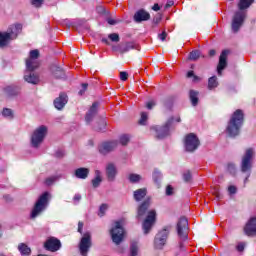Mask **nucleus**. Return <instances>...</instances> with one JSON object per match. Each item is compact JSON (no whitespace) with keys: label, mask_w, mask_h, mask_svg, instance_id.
Wrapping results in <instances>:
<instances>
[{"label":"nucleus","mask_w":256,"mask_h":256,"mask_svg":"<svg viewBox=\"0 0 256 256\" xmlns=\"http://www.w3.org/2000/svg\"><path fill=\"white\" fill-rule=\"evenodd\" d=\"M255 0H239L238 3V11L235 12L234 17L232 19V31L233 33H237L239 29H241V25H243L245 21V17H247L246 9H249L250 5H253Z\"/></svg>","instance_id":"nucleus-1"},{"label":"nucleus","mask_w":256,"mask_h":256,"mask_svg":"<svg viewBox=\"0 0 256 256\" xmlns=\"http://www.w3.org/2000/svg\"><path fill=\"white\" fill-rule=\"evenodd\" d=\"M244 114L243 110L238 109L233 114L227 126V133L230 137H236L239 135V129L243 125Z\"/></svg>","instance_id":"nucleus-2"},{"label":"nucleus","mask_w":256,"mask_h":256,"mask_svg":"<svg viewBox=\"0 0 256 256\" xmlns=\"http://www.w3.org/2000/svg\"><path fill=\"white\" fill-rule=\"evenodd\" d=\"M23 26L21 24L11 25L7 32H0V47H7L10 41L17 39V35L21 33Z\"/></svg>","instance_id":"nucleus-3"},{"label":"nucleus","mask_w":256,"mask_h":256,"mask_svg":"<svg viewBox=\"0 0 256 256\" xmlns=\"http://www.w3.org/2000/svg\"><path fill=\"white\" fill-rule=\"evenodd\" d=\"M50 197L51 196L49 192H44L42 195L39 196L31 212L32 219H35V217H37L42 211H45V209H47Z\"/></svg>","instance_id":"nucleus-4"},{"label":"nucleus","mask_w":256,"mask_h":256,"mask_svg":"<svg viewBox=\"0 0 256 256\" xmlns=\"http://www.w3.org/2000/svg\"><path fill=\"white\" fill-rule=\"evenodd\" d=\"M113 243L119 245L125 238V229H123V220L114 222V227L110 230Z\"/></svg>","instance_id":"nucleus-5"},{"label":"nucleus","mask_w":256,"mask_h":256,"mask_svg":"<svg viewBox=\"0 0 256 256\" xmlns=\"http://www.w3.org/2000/svg\"><path fill=\"white\" fill-rule=\"evenodd\" d=\"M255 155V151L253 150V148H248L243 157H242V161H241V171L242 173H247L249 171H251V167H253V157Z\"/></svg>","instance_id":"nucleus-6"},{"label":"nucleus","mask_w":256,"mask_h":256,"mask_svg":"<svg viewBox=\"0 0 256 256\" xmlns=\"http://www.w3.org/2000/svg\"><path fill=\"white\" fill-rule=\"evenodd\" d=\"M47 135V128L46 126L42 125L39 128H37L31 137L32 145L33 147H39L41 143H43V139H45V136Z\"/></svg>","instance_id":"nucleus-7"},{"label":"nucleus","mask_w":256,"mask_h":256,"mask_svg":"<svg viewBox=\"0 0 256 256\" xmlns=\"http://www.w3.org/2000/svg\"><path fill=\"white\" fill-rule=\"evenodd\" d=\"M155 221H157V212L155 210L148 211V214L142 224V229L145 235H147L149 231H151L153 225H155Z\"/></svg>","instance_id":"nucleus-8"},{"label":"nucleus","mask_w":256,"mask_h":256,"mask_svg":"<svg viewBox=\"0 0 256 256\" xmlns=\"http://www.w3.org/2000/svg\"><path fill=\"white\" fill-rule=\"evenodd\" d=\"M171 127V122H166L163 126H153L150 128L151 135H154L156 139H163L169 135V129Z\"/></svg>","instance_id":"nucleus-9"},{"label":"nucleus","mask_w":256,"mask_h":256,"mask_svg":"<svg viewBox=\"0 0 256 256\" xmlns=\"http://www.w3.org/2000/svg\"><path fill=\"white\" fill-rule=\"evenodd\" d=\"M186 151L193 152L199 147V138L194 133L187 134L184 141Z\"/></svg>","instance_id":"nucleus-10"},{"label":"nucleus","mask_w":256,"mask_h":256,"mask_svg":"<svg viewBox=\"0 0 256 256\" xmlns=\"http://www.w3.org/2000/svg\"><path fill=\"white\" fill-rule=\"evenodd\" d=\"M91 245H92L91 233L86 232L84 233L79 243V249H80L81 255L87 256V253H89V249H91Z\"/></svg>","instance_id":"nucleus-11"},{"label":"nucleus","mask_w":256,"mask_h":256,"mask_svg":"<svg viewBox=\"0 0 256 256\" xmlns=\"http://www.w3.org/2000/svg\"><path fill=\"white\" fill-rule=\"evenodd\" d=\"M177 233L181 239H187L189 233V221L185 217H181L177 223Z\"/></svg>","instance_id":"nucleus-12"},{"label":"nucleus","mask_w":256,"mask_h":256,"mask_svg":"<svg viewBox=\"0 0 256 256\" xmlns=\"http://www.w3.org/2000/svg\"><path fill=\"white\" fill-rule=\"evenodd\" d=\"M44 249H46V251H51L52 253L59 251V249H61V240L55 237L48 238L44 243Z\"/></svg>","instance_id":"nucleus-13"},{"label":"nucleus","mask_w":256,"mask_h":256,"mask_svg":"<svg viewBox=\"0 0 256 256\" xmlns=\"http://www.w3.org/2000/svg\"><path fill=\"white\" fill-rule=\"evenodd\" d=\"M169 237V231L167 229H164L160 231L154 240V245L156 249H163V246L165 243H167V238Z\"/></svg>","instance_id":"nucleus-14"},{"label":"nucleus","mask_w":256,"mask_h":256,"mask_svg":"<svg viewBox=\"0 0 256 256\" xmlns=\"http://www.w3.org/2000/svg\"><path fill=\"white\" fill-rule=\"evenodd\" d=\"M115 149H117V141L103 142L99 146V152L102 155H107V153H111V151H114Z\"/></svg>","instance_id":"nucleus-15"},{"label":"nucleus","mask_w":256,"mask_h":256,"mask_svg":"<svg viewBox=\"0 0 256 256\" xmlns=\"http://www.w3.org/2000/svg\"><path fill=\"white\" fill-rule=\"evenodd\" d=\"M149 207H151V198H146L138 207L137 218L141 219V217L145 216Z\"/></svg>","instance_id":"nucleus-16"},{"label":"nucleus","mask_w":256,"mask_h":256,"mask_svg":"<svg viewBox=\"0 0 256 256\" xmlns=\"http://www.w3.org/2000/svg\"><path fill=\"white\" fill-rule=\"evenodd\" d=\"M244 232L248 237H253L256 235V217L249 220L244 227Z\"/></svg>","instance_id":"nucleus-17"},{"label":"nucleus","mask_w":256,"mask_h":256,"mask_svg":"<svg viewBox=\"0 0 256 256\" xmlns=\"http://www.w3.org/2000/svg\"><path fill=\"white\" fill-rule=\"evenodd\" d=\"M229 56V50L222 51L219 57V63L217 66L218 75H221V71L227 67V57Z\"/></svg>","instance_id":"nucleus-18"},{"label":"nucleus","mask_w":256,"mask_h":256,"mask_svg":"<svg viewBox=\"0 0 256 256\" xmlns=\"http://www.w3.org/2000/svg\"><path fill=\"white\" fill-rule=\"evenodd\" d=\"M151 19V14L145 10H139L134 15V21L136 23H141V21H149Z\"/></svg>","instance_id":"nucleus-19"},{"label":"nucleus","mask_w":256,"mask_h":256,"mask_svg":"<svg viewBox=\"0 0 256 256\" xmlns=\"http://www.w3.org/2000/svg\"><path fill=\"white\" fill-rule=\"evenodd\" d=\"M67 101V94L60 93L59 97L54 100V106L56 109L61 110L65 105H67Z\"/></svg>","instance_id":"nucleus-20"},{"label":"nucleus","mask_w":256,"mask_h":256,"mask_svg":"<svg viewBox=\"0 0 256 256\" xmlns=\"http://www.w3.org/2000/svg\"><path fill=\"white\" fill-rule=\"evenodd\" d=\"M106 175L109 181L115 180V175H117V167H115V164L109 163L106 166Z\"/></svg>","instance_id":"nucleus-21"},{"label":"nucleus","mask_w":256,"mask_h":256,"mask_svg":"<svg viewBox=\"0 0 256 256\" xmlns=\"http://www.w3.org/2000/svg\"><path fill=\"white\" fill-rule=\"evenodd\" d=\"M97 107H99V103L94 102L90 107L88 113L86 114V121L87 123H91L95 115H97Z\"/></svg>","instance_id":"nucleus-22"},{"label":"nucleus","mask_w":256,"mask_h":256,"mask_svg":"<svg viewBox=\"0 0 256 256\" xmlns=\"http://www.w3.org/2000/svg\"><path fill=\"white\" fill-rule=\"evenodd\" d=\"M131 49H137V44L133 42H127L119 46L118 51L120 53H127V51H131Z\"/></svg>","instance_id":"nucleus-23"},{"label":"nucleus","mask_w":256,"mask_h":256,"mask_svg":"<svg viewBox=\"0 0 256 256\" xmlns=\"http://www.w3.org/2000/svg\"><path fill=\"white\" fill-rule=\"evenodd\" d=\"M147 197V188H140L134 191V199L135 201H143Z\"/></svg>","instance_id":"nucleus-24"},{"label":"nucleus","mask_w":256,"mask_h":256,"mask_svg":"<svg viewBox=\"0 0 256 256\" xmlns=\"http://www.w3.org/2000/svg\"><path fill=\"white\" fill-rule=\"evenodd\" d=\"M189 99L193 107H197V105H199V92L195 90H190Z\"/></svg>","instance_id":"nucleus-25"},{"label":"nucleus","mask_w":256,"mask_h":256,"mask_svg":"<svg viewBox=\"0 0 256 256\" xmlns=\"http://www.w3.org/2000/svg\"><path fill=\"white\" fill-rule=\"evenodd\" d=\"M89 176V170L87 168H78L75 170V177L77 179H87Z\"/></svg>","instance_id":"nucleus-26"},{"label":"nucleus","mask_w":256,"mask_h":256,"mask_svg":"<svg viewBox=\"0 0 256 256\" xmlns=\"http://www.w3.org/2000/svg\"><path fill=\"white\" fill-rule=\"evenodd\" d=\"M40 63L39 60L34 59H27L26 60V68L28 71H35V69H38Z\"/></svg>","instance_id":"nucleus-27"},{"label":"nucleus","mask_w":256,"mask_h":256,"mask_svg":"<svg viewBox=\"0 0 256 256\" xmlns=\"http://www.w3.org/2000/svg\"><path fill=\"white\" fill-rule=\"evenodd\" d=\"M18 251L21 253L23 256H29L31 255V248L25 244V243H20L18 245Z\"/></svg>","instance_id":"nucleus-28"},{"label":"nucleus","mask_w":256,"mask_h":256,"mask_svg":"<svg viewBox=\"0 0 256 256\" xmlns=\"http://www.w3.org/2000/svg\"><path fill=\"white\" fill-rule=\"evenodd\" d=\"M24 79L27 81V83H32L33 85H37V83H39V76L35 75L34 73L25 75Z\"/></svg>","instance_id":"nucleus-29"},{"label":"nucleus","mask_w":256,"mask_h":256,"mask_svg":"<svg viewBox=\"0 0 256 256\" xmlns=\"http://www.w3.org/2000/svg\"><path fill=\"white\" fill-rule=\"evenodd\" d=\"M219 86V82L217 81V76H212L208 79V89L213 91L216 87Z\"/></svg>","instance_id":"nucleus-30"},{"label":"nucleus","mask_w":256,"mask_h":256,"mask_svg":"<svg viewBox=\"0 0 256 256\" xmlns=\"http://www.w3.org/2000/svg\"><path fill=\"white\" fill-rule=\"evenodd\" d=\"M139 255V247L137 246V242H132L130 245V256Z\"/></svg>","instance_id":"nucleus-31"},{"label":"nucleus","mask_w":256,"mask_h":256,"mask_svg":"<svg viewBox=\"0 0 256 256\" xmlns=\"http://www.w3.org/2000/svg\"><path fill=\"white\" fill-rule=\"evenodd\" d=\"M128 179H129L130 183H139V181H141V175L130 174Z\"/></svg>","instance_id":"nucleus-32"},{"label":"nucleus","mask_w":256,"mask_h":256,"mask_svg":"<svg viewBox=\"0 0 256 256\" xmlns=\"http://www.w3.org/2000/svg\"><path fill=\"white\" fill-rule=\"evenodd\" d=\"M147 119H149V115L147 112L141 113V118L139 120V125H147Z\"/></svg>","instance_id":"nucleus-33"},{"label":"nucleus","mask_w":256,"mask_h":256,"mask_svg":"<svg viewBox=\"0 0 256 256\" xmlns=\"http://www.w3.org/2000/svg\"><path fill=\"white\" fill-rule=\"evenodd\" d=\"M54 76L56 79H63V77H65V72L61 68H57L54 72Z\"/></svg>","instance_id":"nucleus-34"},{"label":"nucleus","mask_w":256,"mask_h":256,"mask_svg":"<svg viewBox=\"0 0 256 256\" xmlns=\"http://www.w3.org/2000/svg\"><path fill=\"white\" fill-rule=\"evenodd\" d=\"M28 59H34L36 61H39V50H31Z\"/></svg>","instance_id":"nucleus-35"},{"label":"nucleus","mask_w":256,"mask_h":256,"mask_svg":"<svg viewBox=\"0 0 256 256\" xmlns=\"http://www.w3.org/2000/svg\"><path fill=\"white\" fill-rule=\"evenodd\" d=\"M199 55H200L199 51L194 50V51L190 52L189 59L191 61H197V59H199Z\"/></svg>","instance_id":"nucleus-36"},{"label":"nucleus","mask_w":256,"mask_h":256,"mask_svg":"<svg viewBox=\"0 0 256 256\" xmlns=\"http://www.w3.org/2000/svg\"><path fill=\"white\" fill-rule=\"evenodd\" d=\"M227 171H229V173L231 175H235V173L237 172V169L235 168V164L233 163H228L227 164Z\"/></svg>","instance_id":"nucleus-37"},{"label":"nucleus","mask_w":256,"mask_h":256,"mask_svg":"<svg viewBox=\"0 0 256 256\" xmlns=\"http://www.w3.org/2000/svg\"><path fill=\"white\" fill-rule=\"evenodd\" d=\"M107 209H109V206L107 204H102L99 208V213L98 215L100 217H103V215H105V211H107Z\"/></svg>","instance_id":"nucleus-38"},{"label":"nucleus","mask_w":256,"mask_h":256,"mask_svg":"<svg viewBox=\"0 0 256 256\" xmlns=\"http://www.w3.org/2000/svg\"><path fill=\"white\" fill-rule=\"evenodd\" d=\"M120 143L121 145H127V143H129V135L123 134L120 136Z\"/></svg>","instance_id":"nucleus-39"},{"label":"nucleus","mask_w":256,"mask_h":256,"mask_svg":"<svg viewBox=\"0 0 256 256\" xmlns=\"http://www.w3.org/2000/svg\"><path fill=\"white\" fill-rule=\"evenodd\" d=\"M108 37H109V39L112 40L114 43H119V40H120L119 34H117V33H112V34H110Z\"/></svg>","instance_id":"nucleus-40"},{"label":"nucleus","mask_w":256,"mask_h":256,"mask_svg":"<svg viewBox=\"0 0 256 256\" xmlns=\"http://www.w3.org/2000/svg\"><path fill=\"white\" fill-rule=\"evenodd\" d=\"M183 179H184V181H186V183H189V181H191V172L185 171L183 173Z\"/></svg>","instance_id":"nucleus-41"},{"label":"nucleus","mask_w":256,"mask_h":256,"mask_svg":"<svg viewBox=\"0 0 256 256\" xmlns=\"http://www.w3.org/2000/svg\"><path fill=\"white\" fill-rule=\"evenodd\" d=\"M57 181V177L51 176L45 180L46 185H53Z\"/></svg>","instance_id":"nucleus-42"},{"label":"nucleus","mask_w":256,"mask_h":256,"mask_svg":"<svg viewBox=\"0 0 256 256\" xmlns=\"http://www.w3.org/2000/svg\"><path fill=\"white\" fill-rule=\"evenodd\" d=\"M43 3H45L44 0H31V4L34 7H41V5H43Z\"/></svg>","instance_id":"nucleus-43"},{"label":"nucleus","mask_w":256,"mask_h":256,"mask_svg":"<svg viewBox=\"0 0 256 256\" xmlns=\"http://www.w3.org/2000/svg\"><path fill=\"white\" fill-rule=\"evenodd\" d=\"M2 115H4V117H13V111H11V109H4L2 112Z\"/></svg>","instance_id":"nucleus-44"},{"label":"nucleus","mask_w":256,"mask_h":256,"mask_svg":"<svg viewBox=\"0 0 256 256\" xmlns=\"http://www.w3.org/2000/svg\"><path fill=\"white\" fill-rule=\"evenodd\" d=\"M101 183V176H97L95 179L92 180L93 187H97Z\"/></svg>","instance_id":"nucleus-45"},{"label":"nucleus","mask_w":256,"mask_h":256,"mask_svg":"<svg viewBox=\"0 0 256 256\" xmlns=\"http://www.w3.org/2000/svg\"><path fill=\"white\" fill-rule=\"evenodd\" d=\"M121 81H127L129 79V74L127 72H120Z\"/></svg>","instance_id":"nucleus-46"},{"label":"nucleus","mask_w":256,"mask_h":256,"mask_svg":"<svg viewBox=\"0 0 256 256\" xmlns=\"http://www.w3.org/2000/svg\"><path fill=\"white\" fill-rule=\"evenodd\" d=\"M160 41H165L167 39V32L164 30L161 34L158 35Z\"/></svg>","instance_id":"nucleus-47"},{"label":"nucleus","mask_w":256,"mask_h":256,"mask_svg":"<svg viewBox=\"0 0 256 256\" xmlns=\"http://www.w3.org/2000/svg\"><path fill=\"white\" fill-rule=\"evenodd\" d=\"M173 191H174V188H173V186H171V185H168L167 187H166V195H173Z\"/></svg>","instance_id":"nucleus-48"},{"label":"nucleus","mask_w":256,"mask_h":256,"mask_svg":"<svg viewBox=\"0 0 256 256\" xmlns=\"http://www.w3.org/2000/svg\"><path fill=\"white\" fill-rule=\"evenodd\" d=\"M187 77H188V78L193 77V78H194V81H199V77H198V76H195V74H194L193 71H189V72L187 73Z\"/></svg>","instance_id":"nucleus-49"},{"label":"nucleus","mask_w":256,"mask_h":256,"mask_svg":"<svg viewBox=\"0 0 256 256\" xmlns=\"http://www.w3.org/2000/svg\"><path fill=\"white\" fill-rule=\"evenodd\" d=\"M146 107H147V109H153V107H155V101L151 100V101L147 102Z\"/></svg>","instance_id":"nucleus-50"},{"label":"nucleus","mask_w":256,"mask_h":256,"mask_svg":"<svg viewBox=\"0 0 256 256\" xmlns=\"http://www.w3.org/2000/svg\"><path fill=\"white\" fill-rule=\"evenodd\" d=\"M228 191H229V193H231V195H233V194L237 193V187L229 186Z\"/></svg>","instance_id":"nucleus-51"},{"label":"nucleus","mask_w":256,"mask_h":256,"mask_svg":"<svg viewBox=\"0 0 256 256\" xmlns=\"http://www.w3.org/2000/svg\"><path fill=\"white\" fill-rule=\"evenodd\" d=\"M236 249H237V251H239V252L244 251V249H245V244H243V243L238 244V245L236 246Z\"/></svg>","instance_id":"nucleus-52"},{"label":"nucleus","mask_w":256,"mask_h":256,"mask_svg":"<svg viewBox=\"0 0 256 256\" xmlns=\"http://www.w3.org/2000/svg\"><path fill=\"white\" fill-rule=\"evenodd\" d=\"M173 5H175V2L172 0H169L166 5H165V9H169L170 7H173Z\"/></svg>","instance_id":"nucleus-53"},{"label":"nucleus","mask_w":256,"mask_h":256,"mask_svg":"<svg viewBox=\"0 0 256 256\" xmlns=\"http://www.w3.org/2000/svg\"><path fill=\"white\" fill-rule=\"evenodd\" d=\"M153 11H161V6H159V4L155 3L152 7Z\"/></svg>","instance_id":"nucleus-54"},{"label":"nucleus","mask_w":256,"mask_h":256,"mask_svg":"<svg viewBox=\"0 0 256 256\" xmlns=\"http://www.w3.org/2000/svg\"><path fill=\"white\" fill-rule=\"evenodd\" d=\"M83 222L78 223V233H83Z\"/></svg>","instance_id":"nucleus-55"},{"label":"nucleus","mask_w":256,"mask_h":256,"mask_svg":"<svg viewBox=\"0 0 256 256\" xmlns=\"http://www.w3.org/2000/svg\"><path fill=\"white\" fill-rule=\"evenodd\" d=\"M88 86H89V85L86 84V83L82 84V87H83L84 90H82V91L79 92L80 95H83V94L85 93V91L87 90V87H88Z\"/></svg>","instance_id":"nucleus-56"},{"label":"nucleus","mask_w":256,"mask_h":256,"mask_svg":"<svg viewBox=\"0 0 256 256\" xmlns=\"http://www.w3.org/2000/svg\"><path fill=\"white\" fill-rule=\"evenodd\" d=\"M107 23H109V25H116L117 24V21L116 20H113L111 18H108L107 19Z\"/></svg>","instance_id":"nucleus-57"},{"label":"nucleus","mask_w":256,"mask_h":256,"mask_svg":"<svg viewBox=\"0 0 256 256\" xmlns=\"http://www.w3.org/2000/svg\"><path fill=\"white\" fill-rule=\"evenodd\" d=\"M64 155L65 153H63V151L56 152V157H63Z\"/></svg>","instance_id":"nucleus-58"},{"label":"nucleus","mask_w":256,"mask_h":256,"mask_svg":"<svg viewBox=\"0 0 256 256\" xmlns=\"http://www.w3.org/2000/svg\"><path fill=\"white\" fill-rule=\"evenodd\" d=\"M215 50H210L209 51V55H210V57H215Z\"/></svg>","instance_id":"nucleus-59"},{"label":"nucleus","mask_w":256,"mask_h":256,"mask_svg":"<svg viewBox=\"0 0 256 256\" xmlns=\"http://www.w3.org/2000/svg\"><path fill=\"white\" fill-rule=\"evenodd\" d=\"M74 199H75L76 201H79V200L81 199V196L76 195V196L74 197Z\"/></svg>","instance_id":"nucleus-60"},{"label":"nucleus","mask_w":256,"mask_h":256,"mask_svg":"<svg viewBox=\"0 0 256 256\" xmlns=\"http://www.w3.org/2000/svg\"><path fill=\"white\" fill-rule=\"evenodd\" d=\"M104 43H106L107 45H109V42L105 39H103Z\"/></svg>","instance_id":"nucleus-61"},{"label":"nucleus","mask_w":256,"mask_h":256,"mask_svg":"<svg viewBox=\"0 0 256 256\" xmlns=\"http://www.w3.org/2000/svg\"><path fill=\"white\" fill-rule=\"evenodd\" d=\"M248 180H249V176L245 179V183H247Z\"/></svg>","instance_id":"nucleus-62"},{"label":"nucleus","mask_w":256,"mask_h":256,"mask_svg":"<svg viewBox=\"0 0 256 256\" xmlns=\"http://www.w3.org/2000/svg\"><path fill=\"white\" fill-rule=\"evenodd\" d=\"M103 127H105V123H103Z\"/></svg>","instance_id":"nucleus-63"}]
</instances>
